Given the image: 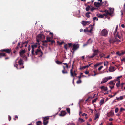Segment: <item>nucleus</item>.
<instances>
[{"label": "nucleus", "mask_w": 125, "mask_h": 125, "mask_svg": "<svg viewBox=\"0 0 125 125\" xmlns=\"http://www.w3.org/2000/svg\"><path fill=\"white\" fill-rule=\"evenodd\" d=\"M62 64L65 65L66 66H63V70H62V72L63 74H67L68 73V71L66 70L65 68H69V63L67 64L66 63H63Z\"/></svg>", "instance_id": "obj_1"}, {"label": "nucleus", "mask_w": 125, "mask_h": 125, "mask_svg": "<svg viewBox=\"0 0 125 125\" xmlns=\"http://www.w3.org/2000/svg\"><path fill=\"white\" fill-rule=\"evenodd\" d=\"M118 25H117L115 31L113 33L115 37H118L119 39H120L121 38V37L119 34L118 32L117 31L118 30Z\"/></svg>", "instance_id": "obj_2"}, {"label": "nucleus", "mask_w": 125, "mask_h": 125, "mask_svg": "<svg viewBox=\"0 0 125 125\" xmlns=\"http://www.w3.org/2000/svg\"><path fill=\"white\" fill-rule=\"evenodd\" d=\"M93 53L92 54V55L89 56V58H92L95 56L97 55L99 52V50L98 49L94 50H93Z\"/></svg>", "instance_id": "obj_3"}, {"label": "nucleus", "mask_w": 125, "mask_h": 125, "mask_svg": "<svg viewBox=\"0 0 125 125\" xmlns=\"http://www.w3.org/2000/svg\"><path fill=\"white\" fill-rule=\"evenodd\" d=\"M38 43H36L34 44L31 45V54L32 55H34L35 54L34 52V49L37 47Z\"/></svg>", "instance_id": "obj_4"}, {"label": "nucleus", "mask_w": 125, "mask_h": 125, "mask_svg": "<svg viewBox=\"0 0 125 125\" xmlns=\"http://www.w3.org/2000/svg\"><path fill=\"white\" fill-rule=\"evenodd\" d=\"M108 33V31L106 30L105 29H104L101 31V35L103 36H106L107 35Z\"/></svg>", "instance_id": "obj_5"}, {"label": "nucleus", "mask_w": 125, "mask_h": 125, "mask_svg": "<svg viewBox=\"0 0 125 125\" xmlns=\"http://www.w3.org/2000/svg\"><path fill=\"white\" fill-rule=\"evenodd\" d=\"M73 48L72 50L75 51L79 47V44H74L73 45Z\"/></svg>", "instance_id": "obj_6"}, {"label": "nucleus", "mask_w": 125, "mask_h": 125, "mask_svg": "<svg viewBox=\"0 0 125 125\" xmlns=\"http://www.w3.org/2000/svg\"><path fill=\"white\" fill-rule=\"evenodd\" d=\"M0 51L2 52H5L6 53L9 54L10 53L11 49H1Z\"/></svg>", "instance_id": "obj_7"}, {"label": "nucleus", "mask_w": 125, "mask_h": 125, "mask_svg": "<svg viewBox=\"0 0 125 125\" xmlns=\"http://www.w3.org/2000/svg\"><path fill=\"white\" fill-rule=\"evenodd\" d=\"M67 113L65 110L62 111L59 114L60 116H64Z\"/></svg>", "instance_id": "obj_8"}, {"label": "nucleus", "mask_w": 125, "mask_h": 125, "mask_svg": "<svg viewBox=\"0 0 125 125\" xmlns=\"http://www.w3.org/2000/svg\"><path fill=\"white\" fill-rule=\"evenodd\" d=\"M94 4L95 7H100L101 5L103 4V3H100L98 2H94Z\"/></svg>", "instance_id": "obj_9"}, {"label": "nucleus", "mask_w": 125, "mask_h": 125, "mask_svg": "<svg viewBox=\"0 0 125 125\" xmlns=\"http://www.w3.org/2000/svg\"><path fill=\"white\" fill-rule=\"evenodd\" d=\"M91 23L90 21H82V24L83 26H86L87 24H90Z\"/></svg>", "instance_id": "obj_10"}, {"label": "nucleus", "mask_w": 125, "mask_h": 125, "mask_svg": "<svg viewBox=\"0 0 125 125\" xmlns=\"http://www.w3.org/2000/svg\"><path fill=\"white\" fill-rule=\"evenodd\" d=\"M39 52H40V53H41V55H40L39 56L41 57H42L43 54V53L42 51H40V50H39V49H37L35 51V53L36 55H37L38 54V53Z\"/></svg>", "instance_id": "obj_11"}, {"label": "nucleus", "mask_w": 125, "mask_h": 125, "mask_svg": "<svg viewBox=\"0 0 125 125\" xmlns=\"http://www.w3.org/2000/svg\"><path fill=\"white\" fill-rule=\"evenodd\" d=\"M25 52L26 50L25 49L21 50L19 52L20 56H21V55H23Z\"/></svg>", "instance_id": "obj_12"}, {"label": "nucleus", "mask_w": 125, "mask_h": 125, "mask_svg": "<svg viewBox=\"0 0 125 125\" xmlns=\"http://www.w3.org/2000/svg\"><path fill=\"white\" fill-rule=\"evenodd\" d=\"M68 45L69 47H70L72 45V43H68V44H65L64 46V47L65 49L66 50H67V47Z\"/></svg>", "instance_id": "obj_13"}, {"label": "nucleus", "mask_w": 125, "mask_h": 125, "mask_svg": "<svg viewBox=\"0 0 125 125\" xmlns=\"http://www.w3.org/2000/svg\"><path fill=\"white\" fill-rule=\"evenodd\" d=\"M114 115V113L113 111L111 110L109 113H108L107 115V116L110 117L113 116Z\"/></svg>", "instance_id": "obj_14"}, {"label": "nucleus", "mask_w": 125, "mask_h": 125, "mask_svg": "<svg viewBox=\"0 0 125 125\" xmlns=\"http://www.w3.org/2000/svg\"><path fill=\"white\" fill-rule=\"evenodd\" d=\"M74 62L73 61V63L72 65V68L70 70V74H71V76H73V70L74 68Z\"/></svg>", "instance_id": "obj_15"}, {"label": "nucleus", "mask_w": 125, "mask_h": 125, "mask_svg": "<svg viewBox=\"0 0 125 125\" xmlns=\"http://www.w3.org/2000/svg\"><path fill=\"white\" fill-rule=\"evenodd\" d=\"M104 12H105V13L103 14L105 15V16H106L108 15H109L110 16H111V14L112 13H109L108 10H105L104 11Z\"/></svg>", "instance_id": "obj_16"}, {"label": "nucleus", "mask_w": 125, "mask_h": 125, "mask_svg": "<svg viewBox=\"0 0 125 125\" xmlns=\"http://www.w3.org/2000/svg\"><path fill=\"white\" fill-rule=\"evenodd\" d=\"M108 80V78L107 77H105L103 79V81H102L101 82V83L102 84L104 83H105L107 82Z\"/></svg>", "instance_id": "obj_17"}, {"label": "nucleus", "mask_w": 125, "mask_h": 125, "mask_svg": "<svg viewBox=\"0 0 125 125\" xmlns=\"http://www.w3.org/2000/svg\"><path fill=\"white\" fill-rule=\"evenodd\" d=\"M18 64L20 65H22L23 64V60L21 58L18 62Z\"/></svg>", "instance_id": "obj_18"}, {"label": "nucleus", "mask_w": 125, "mask_h": 125, "mask_svg": "<svg viewBox=\"0 0 125 125\" xmlns=\"http://www.w3.org/2000/svg\"><path fill=\"white\" fill-rule=\"evenodd\" d=\"M97 16L99 18H103L104 17V16H105V15L104 14H103L102 15L98 14H97Z\"/></svg>", "instance_id": "obj_19"}, {"label": "nucleus", "mask_w": 125, "mask_h": 125, "mask_svg": "<svg viewBox=\"0 0 125 125\" xmlns=\"http://www.w3.org/2000/svg\"><path fill=\"white\" fill-rule=\"evenodd\" d=\"M114 67H109V70L110 72H113L115 71L114 69Z\"/></svg>", "instance_id": "obj_20"}, {"label": "nucleus", "mask_w": 125, "mask_h": 125, "mask_svg": "<svg viewBox=\"0 0 125 125\" xmlns=\"http://www.w3.org/2000/svg\"><path fill=\"white\" fill-rule=\"evenodd\" d=\"M100 88L101 89H103L105 91H106L107 90L108 88L106 87H105L104 86H102Z\"/></svg>", "instance_id": "obj_21"}, {"label": "nucleus", "mask_w": 125, "mask_h": 125, "mask_svg": "<svg viewBox=\"0 0 125 125\" xmlns=\"http://www.w3.org/2000/svg\"><path fill=\"white\" fill-rule=\"evenodd\" d=\"M6 54L4 53H0V58H1L3 56H6Z\"/></svg>", "instance_id": "obj_22"}, {"label": "nucleus", "mask_w": 125, "mask_h": 125, "mask_svg": "<svg viewBox=\"0 0 125 125\" xmlns=\"http://www.w3.org/2000/svg\"><path fill=\"white\" fill-rule=\"evenodd\" d=\"M21 57H22L23 58L25 61L27 60V57H26V55H21L20 56Z\"/></svg>", "instance_id": "obj_23"}, {"label": "nucleus", "mask_w": 125, "mask_h": 125, "mask_svg": "<svg viewBox=\"0 0 125 125\" xmlns=\"http://www.w3.org/2000/svg\"><path fill=\"white\" fill-rule=\"evenodd\" d=\"M102 63L100 62L98 63H97L94 65V67L95 68H96L98 67L99 65H101L102 64Z\"/></svg>", "instance_id": "obj_24"}, {"label": "nucleus", "mask_w": 125, "mask_h": 125, "mask_svg": "<svg viewBox=\"0 0 125 125\" xmlns=\"http://www.w3.org/2000/svg\"><path fill=\"white\" fill-rule=\"evenodd\" d=\"M78 121L80 123H81L84 121V120L83 119L79 118L78 119Z\"/></svg>", "instance_id": "obj_25"}, {"label": "nucleus", "mask_w": 125, "mask_h": 125, "mask_svg": "<svg viewBox=\"0 0 125 125\" xmlns=\"http://www.w3.org/2000/svg\"><path fill=\"white\" fill-rule=\"evenodd\" d=\"M109 9L110 12L109 13H112L111 14V15L113 14L114 10V9H112V8H109Z\"/></svg>", "instance_id": "obj_26"}, {"label": "nucleus", "mask_w": 125, "mask_h": 125, "mask_svg": "<svg viewBox=\"0 0 125 125\" xmlns=\"http://www.w3.org/2000/svg\"><path fill=\"white\" fill-rule=\"evenodd\" d=\"M43 35V34H39L37 35V37L40 39H41L42 38V36Z\"/></svg>", "instance_id": "obj_27"}, {"label": "nucleus", "mask_w": 125, "mask_h": 125, "mask_svg": "<svg viewBox=\"0 0 125 125\" xmlns=\"http://www.w3.org/2000/svg\"><path fill=\"white\" fill-rule=\"evenodd\" d=\"M36 124L37 125H42V123L41 121H39L36 122Z\"/></svg>", "instance_id": "obj_28"}, {"label": "nucleus", "mask_w": 125, "mask_h": 125, "mask_svg": "<svg viewBox=\"0 0 125 125\" xmlns=\"http://www.w3.org/2000/svg\"><path fill=\"white\" fill-rule=\"evenodd\" d=\"M99 115L98 114V113H96L95 114V117L94 118V120H96L97 118L99 117Z\"/></svg>", "instance_id": "obj_29"}, {"label": "nucleus", "mask_w": 125, "mask_h": 125, "mask_svg": "<svg viewBox=\"0 0 125 125\" xmlns=\"http://www.w3.org/2000/svg\"><path fill=\"white\" fill-rule=\"evenodd\" d=\"M120 81H119L118 82L116 83V86L117 88H119L120 86Z\"/></svg>", "instance_id": "obj_30"}, {"label": "nucleus", "mask_w": 125, "mask_h": 125, "mask_svg": "<svg viewBox=\"0 0 125 125\" xmlns=\"http://www.w3.org/2000/svg\"><path fill=\"white\" fill-rule=\"evenodd\" d=\"M49 119V118L48 117H45L43 118V121H48Z\"/></svg>", "instance_id": "obj_31"}, {"label": "nucleus", "mask_w": 125, "mask_h": 125, "mask_svg": "<svg viewBox=\"0 0 125 125\" xmlns=\"http://www.w3.org/2000/svg\"><path fill=\"white\" fill-rule=\"evenodd\" d=\"M108 84H111V85H113V86H114L115 84L113 83V81H111Z\"/></svg>", "instance_id": "obj_32"}, {"label": "nucleus", "mask_w": 125, "mask_h": 125, "mask_svg": "<svg viewBox=\"0 0 125 125\" xmlns=\"http://www.w3.org/2000/svg\"><path fill=\"white\" fill-rule=\"evenodd\" d=\"M125 84V83H121L120 84V86L121 87V89H122V90H123V86Z\"/></svg>", "instance_id": "obj_33"}, {"label": "nucleus", "mask_w": 125, "mask_h": 125, "mask_svg": "<svg viewBox=\"0 0 125 125\" xmlns=\"http://www.w3.org/2000/svg\"><path fill=\"white\" fill-rule=\"evenodd\" d=\"M20 43H21L20 42H19L18 43L17 45V46L16 47V48H15V49L16 50L18 49L19 48V46H20Z\"/></svg>", "instance_id": "obj_34"}, {"label": "nucleus", "mask_w": 125, "mask_h": 125, "mask_svg": "<svg viewBox=\"0 0 125 125\" xmlns=\"http://www.w3.org/2000/svg\"><path fill=\"white\" fill-rule=\"evenodd\" d=\"M93 25H91L90 26L91 28L88 31V32H89L90 33H91V31L93 30Z\"/></svg>", "instance_id": "obj_35"}, {"label": "nucleus", "mask_w": 125, "mask_h": 125, "mask_svg": "<svg viewBox=\"0 0 125 125\" xmlns=\"http://www.w3.org/2000/svg\"><path fill=\"white\" fill-rule=\"evenodd\" d=\"M90 9V6L88 5L87 7L86 8V11H88Z\"/></svg>", "instance_id": "obj_36"}, {"label": "nucleus", "mask_w": 125, "mask_h": 125, "mask_svg": "<svg viewBox=\"0 0 125 125\" xmlns=\"http://www.w3.org/2000/svg\"><path fill=\"white\" fill-rule=\"evenodd\" d=\"M104 99L101 100L100 102V105H102L104 103Z\"/></svg>", "instance_id": "obj_37"}, {"label": "nucleus", "mask_w": 125, "mask_h": 125, "mask_svg": "<svg viewBox=\"0 0 125 125\" xmlns=\"http://www.w3.org/2000/svg\"><path fill=\"white\" fill-rule=\"evenodd\" d=\"M108 63V61L104 62V65L105 66H107Z\"/></svg>", "instance_id": "obj_38"}, {"label": "nucleus", "mask_w": 125, "mask_h": 125, "mask_svg": "<svg viewBox=\"0 0 125 125\" xmlns=\"http://www.w3.org/2000/svg\"><path fill=\"white\" fill-rule=\"evenodd\" d=\"M48 121H43V124L44 125H46L48 123Z\"/></svg>", "instance_id": "obj_39"}, {"label": "nucleus", "mask_w": 125, "mask_h": 125, "mask_svg": "<svg viewBox=\"0 0 125 125\" xmlns=\"http://www.w3.org/2000/svg\"><path fill=\"white\" fill-rule=\"evenodd\" d=\"M117 92H116L114 93V95H109L108 96L110 98H112L115 95H116L117 93Z\"/></svg>", "instance_id": "obj_40"}, {"label": "nucleus", "mask_w": 125, "mask_h": 125, "mask_svg": "<svg viewBox=\"0 0 125 125\" xmlns=\"http://www.w3.org/2000/svg\"><path fill=\"white\" fill-rule=\"evenodd\" d=\"M48 42H50L51 41V37H47L46 38Z\"/></svg>", "instance_id": "obj_41"}, {"label": "nucleus", "mask_w": 125, "mask_h": 125, "mask_svg": "<svg viewBox=\"0 0 125 125\" xmlns=\"http://www.w3.org/2000/svg\"><path fill=\"white\" fill-rule=\"evenodd\" d=\"M82 108L80 106V109H79V115H80V114H82Z\"/></svg>", "instance_id": "obj_42"}, {"label": "nucleus", "mask_w": 125, "mask_h": 125, "mask_svg": "<svg viewBox=\"0 0 125 125\" xmlns=\"http://www.w3.org/2000/svg\"><path fill=\"white\" fill-rule=\"evenodd\" d=\"M56 62L58 64H60L62 63V62L59 61H56Z\"/></svg>", "instance_id": "obj_43"}, {"label": "nucleus", "mask_w": 125, "mask_h": 125, "mask_svg": "<svg viewBox=\"0 0 125 125\" xmlns=\"http://www.w3.org/2000/svg\"><path fill=\"white\" fill-rule=\"evenodd\" d=\"M81 82H82L81 80L79 79V80H78L76 82V83L78 84H80V83H81Z\"/></svg>", "instance_id": "obj_44"}, {"label": "nucleus", "mask_w": 125, "mask_h": 125, "mask_svg": "<svg viewBox=\"0 0 125 125\" xmlns=\"http://www.w3.org/2000/svg\"><path fill=\"white\" fill-rule=\"evenodd\" d=\"M122 77V76H118L116 78V81H120L119 79Z\"/></svg>", "instance_id": "obj_45"}, {"label": "nucleus", "mask_w": 125, "mask_h": 125, "mask_svg": "<svg viewBox=\"0 0 125 125\" xmlns=\"http://www.w3.org/2000/svg\"><path fill=\"white\" fill-rule=\"evenodd\" d=\"M57 43L59 44L60 45H61L62 44L64 43L63 42H60L59 41H58L57 42Z\"/></svg>", "instance_id": "obj_46"}, {"label": "nucleus", "mask_w": 125, "mask_h": 125, "mask_svg": "<svg viewBox=\"0 0 125 125\" xmlns=\"http://www.w3.org/2000/svg\"><path fill=\"white\" fill-rule=\"evenodd\" d=\"M73 76H71V74H70L71 76V77H74V76H76L77 75V74L76 73H73Z\"/></svg>", "instance_id": "obj_47"}, {"label": "nucleus", "mask_w": 125, "mask_h": 125, "mask_svg": "<svg viewBox=\"0 0 125 125\" xmlns=\"http://www.w3.org/2000/svg\"><path fill=\"white\" fill-rule=\"evenodd\" d=\"M92 11H93L94 10L96 9V8H94V7H92V8H91L90 7V9Z\"/></svg>", "instance_id": "obj_48"}, {"label": "nucleus", "mask_w": 125, "mask_h": 125, "mask_svg": "<svg viewBox=\"0 0 125 125\" xmlns=\"http://www.w3.org/2000/svg\"><path fill=\"white\" fill-rule=\"evenodd\" d=\"M66 110L67 111V112L70 113V109L69 108H67L66 109Z\"/></svg>", "instance_id": "obj_49"}, {"label": "nucleus", "mask_w": 125, "mask_h": 125, "mask_svg": "<svg viewBox=\"0 0 125 125\" xmlns=\"http://www.w3.org/2000/svg\"><path fill=\"white\" fill-rule=\"evenodd\" d=\"M85 69V66H83L82 67L80 66V68H79V69L80 70H82L83 69Z\"/></svg>", "instance_id": "obj_50"}, {"label": "nucleus", "mask_w": 125, "mask_h": 125, "mask_svg": "<svg viewBox=\"0 0 125 125\" xmlns=\"http://www.w3.org/2000/svg\"><path fill=\"white\" fill-rule=\"evenodd\" d=\"M116 54H117L119 56H121L122 55V54H121V53H120L119 52V51L117 52H116Z\"/></svg>", "instance_id": "obj_51"}, {"label": "nucleus", "mask_w": 125, "mask_h": 125, "mask_svg": "<svg viewBox=\"0 0 125 125\" xmlns=\"http://www.w3.org/2000/svg\"><path fill=\"white\" fill-rule=\"evenodd\" d=\"M119 110V109L118 108H116L115 110V112L116 113H117Z\"/></svg>", "instance_id": "obj_52"}, {"label": "nucleus", "mask_w": 125, "mask_h": 125, "mask_svg": "<svg viewBox=\"0 0 125 125\" xmlns=\"http://www.w3.org/2000/svg\"><path fill=\"white\" fill-rule=\"evenodd\" d=\"M97 98H96L94 99L92 101V103H94V102H95L97 100Z\"/></svg>", "instance_id": "obj_53"}, {"label": "nucleus", "mask_w": 125, "mask_h": 125, "mask_svg": "<svg viewBox=\"0 0 125 125\" xmlns=\"http://www.w3.org/2000/svg\"><path fill=\"white\" fill-rule=\"evenodd\" d=\"M105 54H103V53H102L101 54V55H100V57L101 58H102V57H103V56H105Z\"/></svg>", "instance_id": "obj_54"}, {"label": "nucleus", "mask_w": 125, "mask_h": 125, "mask_svg": "<svg viewBox=\"0 0 125 125\" xmlns=\"http://www.w3.org/2000/svg\"><path fill=\"white\" fill-rule=\"evenodd\" d=\"M42 44V45L46 47H47L48 45L47 43H43Z\"/></svg>", "instance_id": "obj_55"}, {"label": "nucleus", "mask_w": 125, "mask_h": 125, "mask_svg": "<svg viewBox=\"0 0 125 125\" xmlns=\"http://www.w3.org/2000/svg\"><path fill=\"white\" fill-rule=\"evenodd\" d=\"M92 42L91 41V40L90 39H89L88 41H87V43H92Z\"/></svg>", "instance_id": "obj_56"}, {"label": "nucleus", "mask_w": 125, "mask_h": 125, "mask_svg": "<svg viewBox=\"0 0 125 125\" xmlns=\"http://www.w3.org/2000/svg\"><path fill=\"white\" fill-rule=\"evenodd\" d=\"M50 42H51V44L52 45L55 42V41L54 40H51Z\"/></svg>", "instance_id": "obj_57"}, {"label": "nucleus", "mask_w": 125, "mask_h": 125, "mask_svg": "<svg viewBox=\"0 0 125 125\" xmlns=\"http://www.w3.org/2000/svg\"><path fill=\"white\" fill-rule=\"evenodd\" d=\"M42 42L43 43H47V42H48L47 41V40H45L44 41H42Z\"/></svg>", "instance_id": "obj_58"}, {"label": "nucleus", "mask_w": 125, "mask_h": 125, "mask_svg": "<svg viewBox=\"0 0 125 125\" xmlns=\"http://www.w3.org/2000/svg\"><path fill=\"white\" fill-rule=\"evenodd\" d=\"M88 13H86V17H87L88 18H89L90 17V15L89 14H88Z\"/></svg>", "instance_id": "obj_59"}, {"label": "nucleus", "mask_w": 125, "mask_h": 125, "mask_svg": "<svg viewBox=\"0 0 125 125\" xmlns=\"http://www.w3.org/2000/svg\"><path fill=\"white\" fill-rule=\"evenodd\" d=\"M121 54L122 55L124 54H125V51H124L122 50L121 51Z\"/></svg>", "instance_id": "obj_60"}, {"label": "nucleus", "mask_w": 125, "mask_h": 125, "mask_svg": "<svg viewBox=\"0 0 125 125\" xmlns=\"http://www.w3.org/2000/svg\"><path fill=\"white\" fill-rule=\"evenodd\" d=\"M14 66L16 68H17V69H18V65L17 64H14Z\"/></svg>", "instance_id": "obj_61"}, {"label": "nucleus", "mask_w": 125, "mask_h": 125, "mask_svg": "<svg viewBox=\"0 0 125 125\" xmlns=\"http://www.w3.org/2000/svg\"><path fill=\"white\" fill-rule=\"evenodd\" d=\"M11 117L10 116L8 115V120L9 121H10L11 120Z\"/></svg>", "instance_id": "obj_62"}, {"label": "nucleus", "mask_w": 125, "mask_h": 125, "mask_svg": "<svg viewBox=\"0 0 125 125\" xmlns=\"http://www.w3.org/2000/svg\"><path fill=\"white\" fill-rule=\"evenodd\" d=\"M103 67V66H102L98 68V70L99 71Z\"/></svg>", "instance_id": "obj_63"}, {"label": "nucleus", "mask_w": 125, "mask_h": 125, "mask_svg": "<svg viewBox=\"0 0 125 125\" xmlns=\"http://www.w3.org/2000/svg\"><path fill=\"white\" fill-rule=\"evenodd\" d=\"M87 114H86L85 113H83L82 115V116H86L87 115Z\"/></svg>", "instance_id": "obj_64"}]
</instances>
